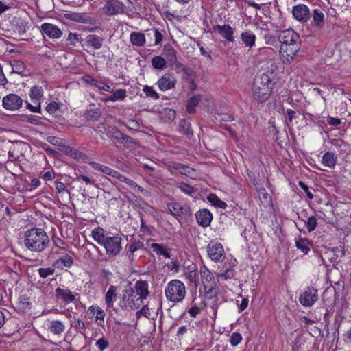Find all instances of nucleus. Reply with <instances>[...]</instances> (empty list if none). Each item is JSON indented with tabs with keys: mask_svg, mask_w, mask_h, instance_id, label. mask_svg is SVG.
I'll list each match as a JSON object with an SVG mask.
<instances>
[{
	"mask_svg": "<svg viewBox=\"0 0 351 351\" xmlns=\"http://www.w3.org/2000/svg\"><path fill=\"white\" fill-rule=\"evenodd\" d=\"M311 15L313 17L311 25L322 29L324 26V14L319 9H314Z\"/></svg>",
	"mask_w": 351,
	"mask_h": 351,
	"instance_id": "nucleus-23",
	"label": "nucleus"
},
{
	"mask_svg": "<svg viewBox=\"0 0 351 351\" xmlns=\"http://www.w3.org/2000/svg\"><path fill=\"white\" fill-rule=\"evenodd\" d=\"M40 277L45 278L49 276L53 275L55 272L54 267L39 268L38 270Z\"/></svg>",
	"mask_w": 351,
	"mask_h": 351,
	"instance_id": "nucleus-52",
	"label": "nucleus"
},
{
	"mask_svg": "<svg viewBox=\"0 0 351 351\" xmlns=\"http://www.w3.org/2000/svg\"><path fill=\"white\" fill-rule=\"evenodd\" d=\"M195 217L197 223L204 228L209 226L213 219L211 213L206 208L197 211L195 214Z\"/></svg>",
	"mask_w": 351,
	"mask_h": 351,
	"instance_id": "nucleus-16",
	"label": "nucleus"
},
{
	"mask_svg": "<svg viewBox=\"0 0 351 351\" xmlns=\"http://www.w3.org/2000/svg\"><path fill=\"white\" fill-rule=\"evenodd\" d=\"M135 295V291L133 287L128 286L123 291L122 295L119 302V306L121 309L136 310L138 309L142 303Z\"/></svg>",
	"mask_w": 351,
	"mask_h": 351,
	"instance_id": "nucleus-4",
	"label": "nucleus"
},
{
	"mask_svg": "<svg viewBox=\"0 0 351 351\" xmlns=\"http://www.w3.org/2000/svg\"><path fill=\"white\" fill-rule=\"evenodd\" d=\"M152 65L156 69L162 70L166 67L167 62L163 57L158 56L152 59Z\"/></svg>",
	"mask_w": 351,
	"mask_h": 351,
	"instance_id": "nucleus-38",
	"label": "nucleus"
},
{
	"mask_svg": "<svg viewBox=\"0 0 351 351\" xmlns=\"http://www.w3.org/2000/svg\"><path fill=\"white\" fill-rule=\"evenodd\" d=\"M114 137L117 139H122L126 143H128V144H135L136 143V142H135L134 138H132V137L128 136L123 134L122 132H121L119 131H116L114 132Z\"/></svg>",
	"mask_w": 351,
	"mask_h": 351,
	"instance_id": "nucleus-49",
	"label": "nucleus"
},
{
	"mask_svg": "<svg viewBox=\"0 0 351 351\" xmlns=\"http://www.w3.org/2000/svg\"><path fill=\"white\" fill-rule=\"evenodd\" d=\"M50 332L54 335H60L65 330V326L59 320H52L49 326Z\"/></svg>",
	"mask_w": 351,
	"mask_h": 351,
	"instance_id": "nucleus-32",
	"label": "nucleus"
},
{
	"mask_svg": "<svg viewBox=\"0 0 351 351\" xmlns=\"http://www.w3.org/2000/svg\"><path fill=\"white\" fill-rule=\"evenodd\" d=\"M173 68L177 73L183 72L184 73H186L187 68L186 66L183 64L182 63L178 62L177 60H176L175 63H173V66H171Z\"/></svg>",
	"mask_w": 351,
	"mask_h": 351,
	"instance_id": "nucleus-56",
	"label": "nucleus"
},
{
	"mask_svg": "<svg viewBox=\"0 0 351 351\" xmlns=\"http://www.w3.org/2000/svg\"><path fill=\"white\" fill-rule=\"evenodd\" d=\"M97 313L95 316V322L97 324L101 327L104 326V317L106 316L105 312L99 307V309H96Z\"/></svg>",
	"mask_w": 351,
	"mask_h": 351,
	"instance_id": "nucleus-48",
	"label": "nucleus"
},
{
	"mask_svg": "<svg viewBox=\"0 0 351 351\" xmlns=\"http://www.w3.org/2000/svg\"><path fill=\"white\" fill-rule=\"evenodd\" d=\"M19 308L23 310H27L30 308L29 298L26 295H21L19 298Z\"/></svg>",
	"mask_w": 351,
	"mask_h": 351,
	"instance_id": "nucleus-47",
	"label": "nucleus"
},
{
	"mask_svg": "<svg viewBox=\"0 0 351 351\" xmlns=\"http://www.w3.org/2000/svg\"><path fill=\"white\" fill-rule=\"evenodd\" d=\"M122 238L119 235L109 236L102 245L109 257L117 256L122 250Z\"/></svg>",
	"mask_w": 351,
	"mask_h": 351,
	"instance_id": "nucleus-6",
	"label": "nucleus"
},
{
	"mask_svg": "<svg viewBox=\"0 0 351 351\" xmlns=\"http://www.w3.org/2000/svg\"><path fill=\"white\" fill-rule=\"evenodd\" d=\"M186 278L191 282L194 284L195 287H197L198 285V278L196 273L195 266L191 269H188L187 271L184 273Z\"/></svg>",
	"mask_w": 351,
	"mask_h": 351,
	"instance_id": "nucleus-37",
	"label": "nucleus"
},
{
	"mask_svg": "<svg viewBox=\"0 0 351 351\" xmlns=\"http://www.w3.org/2000/svg\"><path fill=\"white\" fill-rule=\"evenodd\" d=\"M292 14L294 18L301 23L307 22L311 15L309 8L304 4H298L293 6Z\"/></svg>",
	"mask_w": 351,
	"mask_h": 351,
	"instance_id": "nucleus-12",
	"label": "nucleus"
},
{
	"mask_svg": "<svg viewBox=\"0 0 351 351\" xmlns=\"http://www.w3.org/2000/svg\"><path fill=\"white\" fill-rule=\"evenodd\" d=\"M148 283L145 280H138L134 285L135 295L138 296V300L143 303V300L146 299L149 295Z\"/></svg>",
	"mask_w": 351,
	"mask_h": 351,
	"instance_id": "nucleus-18",
	"label": "nucleus"
},
{
	"mask_svg": "<svg viewBox=\"0 0 351 351\" xmlns=\"http://www.w3.org/2000/svg\"><path fill=\"white\" fill-rule=\"evenodd\" d=\"M180 265L177 259H173L171 262L169 268L173 271L174 272L178 273L180 271Z\"/></svg>",
	"mask_w": 351,
	"mask_h": 351,
	"instance_id": "nucleus-64",
	"label": "nucleus"
},
{
	"mask_svg": "<svg viewBox=\"0 0 351 351\" xmlns=\"http://www.w3.org/2000/svg\"><path fill=\"white\" fill-rule=\"evenodd\" d=\"M176 82L172 73H167L158 80L156 84L160 90L167 91L174 88Z\"/></svg>",
	"mask_w": 351,
	"mask_h": 351,
	"instance_id": "nucleus-14",
	"label": "nucleus"
},
{
	"mask_svg": "<svg viewBox=\"0 0 351 351\" xmlns=\"http://www.w3.org/2000/svg\"><path fill=\"white\" fill-rule=\"evenodd\" d=\"M49 238L42 228H33L25 232L23 243L25 247L32 252H41L47 248Z\"/></svg>",
	"mask_w": 351,
	"mask_h": 351,
	"instance_id": "nucleus-1",
	"label": "nucleus"
},
{
	"mask_svg": "<svg viewBox=\"0 0 351 351\" xmlns=\"http://www.w3.org/2000/svg\"><path fill=\"white\" fill-rule=\"evenodd\" d=\"M73 264V259L69 255H65L56 260L53 267L63 269L64 267L70 268Z\"/></svg>",
	"mask_w": 351,
	"mask_h": 351,
	"instance_id": "nucleus-24",
	"label": "nucleus"
},
{
	"mask_svg": "<svg viewBox=\"0 0 351 351\" xmlns=\"http://www.w3.org/2000/svg\"><path fill=\"white\" fill-rule=\"evenodd\" d=\"M312 245L311 241L305 238H300L295 241V246L300 250L304 254H306Z\"/></svg>",
	"mask_w": 351,
	"mask_h": 351,
	"instance_id": "nucleus-33",
	"label": "nucleus"
},
{
	"mask_svg": "<svg viewBox=\"0 0 351 351\" xmlns=\"http://www.w3.org/2000/svg\"><path fill=\"white\" fill-rule=\"evenodd\" d=\"M151 248L159 256H163L166 258L171 257V249L165 247L162 245L154 243L151 244Z\"/></svg>",
	"mask_w": 351,
	"mask_h": 351,
	"instance_id": "nucleus-30",
	"label": "nucleus"
},
{
	"mask_svg": "<svg viewBox=\"0 0 351 351\" xmlns=\"http://www.w3.org/2000/svg\"><path fill=\"white\" fill-rule=\"evenodd\" d=\"M318 299L317 291L313 287H307L300 295L299 300L301 304L306 307L311 306Z\"/></svg>",
	"mask_w": 351,
	"mask_h": 351,
	"instance_id": "nucleus-9",
	"label": "nucleus"
},
{
	"mask_svg": "<svg viewBox=\"0 0 351 351\" xmlns=\"http://www.w3.org/2000/svg\"><path fill=\"white\" fill-rule=\"evenodd\" d=\"M207 252L209 258L215 262L221 261L224 258L223 247L219 243H210L207 246Z\"/></svg>",
	"mask_w": 351,
	"mask_h": 351,
	"instance_id": "nucleus-10",
	"label": "nucleus"
},
{
	"mask_svg": "<svg viewBox=\"0 0 351 351\" xmlns=\"http://www.w3.org/2000/svg\"><path fill=\"white\" fill-rule=\"evenodd\" d=\"M82 13H70V14H66L65 16L67 19H69L71 21L80 23V21L82 17Z\"/></svg>",
	"mask_w": 351,
	"mask_h": 351,
	"instance_id": "nucleus-59",
	"label": "nucleus"
},
{
	"mask_svg": "<svg viewBox=\"0 0 351 351\" xmlns=\"http://www.w3.org/2000/svg\"><path fill=\"white\" fill-rule=\"evenodd\" d=\"M11 66L12 69V73H15L24 76L27 75L25 73L26 66L23 62L19 60H14L11 63Z\"/></svg>",
	"mask_w": 351,
	"mask_h": 351,
	"instance_id": "nucleus-36",
	"label": "nucleus"
},
{
	"mask_svg": "<svg viewBox=\"0 0 351 351\" xmlns=\"http://www.w3.org/2000/svg\"><path fill=\"white\" fill-rule=\"evenodd\" d=\"M95 346H97L99 351H104V350L109 347L110 343L103 335L96 341Z\"/></svg>",
	"mask_w": 351,
	"mask_h": 351,
	"instance_id": "nucleus-50",
	"label": "nucleus"
},
{
	"mask_svg": "<svg viewBox=\"0 0 351 351\" xmlns=\"http://www.w3.org/2000/svg\"><path fill=\"white\" fill-rule=\"evenodd\" d=\"M104 39L96 34H88L85 38L86 46L95 50L101 49L103 46Z\"/></svg>",
	"mask_w": 351,
	"mask_h": 351,
	"instance_id": "nucleus-19",
	"label": "nucleus"
},
{
	"mask_svg": "<svg viewBox=\"0 0 351 351\" xmlns=\"http://www.w3.org/2000/svg\"><path fill=\"white\" fill-rule=\"evenodd\" d=\"M143 247V244L140 241H134L130 245L129 252L130 253H134L138 249Z\"/></svg>",
	"mask_w": 351,
	"mask_h": 351,
	"instance_id": "nucleus-62",
	"label": "nucleus"
},
{
	"mask_svg": "<svg viewBox=\"0 0 351 351\" xmlns=\"http://www.w3.org/2000/svg\"><path fill=\"white\" fill-rule=\"evenodd\" d=\"M308 232L313 231L317 226V220L314 216L309 217L307 221L305 222Z\"/></svg>",
	"mask_w": 351,
	"mask_h": 351,
	"instance_id": "nucleus-51",
	"label": "nucleus"
},
{
	"mask_svg": "<svg viewBox=\"0 0 351 351\" xmlns=\"http://www.w3.org/2000/svg\"><path fill=\"white\" fill-rule=\"evenodd\" d=\"M143 91L148 97H151L154 99H158L160 98L159 94L155 91V90L152 86L145 85L143 88Z\"/></svg>",
	"mask_w": 351,
	"mask_h": 351,
	"instance_id": "nucleus-44",
	"label": "nucleus"
},
{
	"mask_svg": "<svg viewBox=\"0 0 351 351\" xmlns=\"http://www.w3.org/2000/svg\"><path fill=\"white\" fill-rule=\"evenodd\" d=\"M179 131L180 132L189 136H191L193 134L191 123L189 120L186 119H182L180 121Z\"/></svg>",
	"mask_w": 351,
	"mask_h": 351,
	"instance_id": "nucleus-35",
	"label": "nucleus"
},
{
	"mask_svg": "<svg viewBox=\"0 0 351 351\" xmlns=\"http://www.w3.org/2000/svg\"><path fill=\"white\" fill-rule=\"evenodd\" d=\"M234 276V270H221V273L219 274V276L224 280L232 278Z\"/></svg>",
	"mask_w": 351,
	"mask_h": 351,
	"instance_id": "nucleus-57",
	"label": "nucleus"
},
{
	"mask_svg": "<svg viewBox=\"0 0 351 351\" xmlns=\"http://www.w3.org/2000/svg\"><path fill=\"white\" fill-rule=\"evenodd\" d=\"M130 39L131 43L135 46L141 47L145 43V34L141 32H132Z\"/></svg>",
	"mask_w": 351,
	"mask_h": 351,
	"instance_id": "nucleus-31",
	"label": "nucleus"
},
{
	"mask_svg": "<svg viewBox=\"0 0 351 351\" xmlns=\"http://www.w3.org/2000/svg\"><path fill=\"white\" fill-rule=\"evenodd\" d=\"M97 21L91 16L85 13H82L80 23L85 24H95L97 23Z\"/></svg>",
	"mask_w": 351,
	"mask_h": 351,
	"instance_id": "nucleus-55",
	"label": "nucleus"
},
{
	"mask_svg": "<svg viewBox=\"0 0 351 351\" xmlns=\"http://www.w3.org/2000/svg\"><path fill=\"white\" fill-rule=\"evenodd\" d=\"M40 29L42 32L50 38H59L62 34V31L56 25L51 23H43Z\"/></svg>",
	"mask_w": 351,
	"mask_h": 351,
	"instance_id": "nucleus-15",
	"label": "nucleus"
},
{
	"mask_svg": "<svg viewBox=\"0 0 351 351\" xmlns=\"http://www.w3.org/2000/svg\"><path fill=\"white\" fill-rule=\"evenodd\" d=\"M3 106L8 110H16L21 108L23 99L16 94H9L3 98Z\"/></svg>",
	"mask_w": 351,
	"mask_h": 351,
	"instance_id": "nucleus-11",
	"label": "nucleus"
},
{
	"mask_svg": "<svg viewBox=\"0 0 351 351\" xmlns=\"http://www.w3.org/2000/svg\"><path fill=\"white\" fill-rule=\"evenodd\" d=\"M167 208L173 216L179 217L180 223L182 221H187L192 216V211L190 206L180 202H173L167 204Z\"/></svg>",
	"mask_w": 351,
	"mask_h": 351,
	"instance_id": "nucleus-5",
	"label": "nucleus"
},
{
	"mask_svg": "<svg viewBox=\"0 0 351 351\" xmlns=\"http://www.w3.org/2000/svg\"><path fill=\"white\" fill-rule=\"evenodd\" d=\"M178 188L185 194L191 196L196 192V190L194 189V187L184 182L180 183L178 186Z\"/></svg>",
	"mask_w": 351,
	"mask_h": 351,
	"instance_id": "nucleus-43",
	"label": "nucleus"
},
{
	"mask_svg": "<svg viewBox=\"0 0 351 351\" xmlns=\"http://www.w3.org/2000/svg\"><path fill=\"white\" fill-rule=\"evenodd\" d=\"M45 110L51 114L57 115L60 110V104L52 101L46 106Z\"/></svg>",
	"mask_w": 351,
	"mask_h": 351,
	"instance_id": "nucleus-46",
	"label": "nucleus"
},
{
	"mask_svg": "<svg viewBox=\"0 0 351 351\" xmlns=\"http://www.w3.org/2000/svg\"><path fill=\"white\" fill-rule=\"evenodd\" d=\"M109 176H110L113 178H115L118 179L119 181L123 182L124 180H125V178H126L125 176L122 175L119 171L114 170L112 169H111Z\"/></svg>",
	"mask_w": 351,
	"mask_h": 351,
	"instance_id": "nucleus-61",
	"label": "nucleus"
},
{
	"mask_svg": "<svg viewBox=\"0 0 351 351\" xmlns=\"http://www.w3.org/2000/svg\"><path fill=\"white\" fill-rule=\"evenodd\" d=\"M208 200L212 205L218 208L224 209L227 206L226 203L221 200L215 194H210L208 196Z\"/></svg>",
	"mask_w": 351,
	"mask_h": 351,
	"instance_id": "nucleus-40",
	"label": "nucleus"
},
{
	"mask_svg": "<svg viewBox=\"0 0 351 351\" xmlns=\"http://www.w3.org/2000/svg\"><path fill=\"white\" fill-rule=\"evenodd\" d=\"M300 49V43L281 44L280 55L284 64H289Z\"/></svg>",
	"mask_w": 351,
	"mask_h": 351,
	"instance_id": "nucleus-8",
	"label": "nucleus"
},
{
	"mask_svg": "<svg viewBox=\"0 0 351 351\" xmlns=\"http://www.w3.org/2000/svg\"><path fill=\"white\" fill-rule=\"evenodd\" d=\"M271 80L267 73L257 75L252 87V97L258 103L265 102L271 93Z\"/></svg>",
	"mask_w": 351,
	"mask_h": 351,
	"instance_id": "nucleus-2",
	"label": "nucleus"
},
{
	"mask_svg": "<svg viewBox=\"0 0 351 351\" xmlns=\"http://www.w3.org/2000/svg\"><path fill=\"white\" fill-rule=\"evenodd\" d=\"M127 97V92L125 89H118L114 90L112 95L104 98L102 100L104 102L117 101H123Z\"/></svg>",
	"mask_w": 351,
	"mask_h": 351,
	"instance_id": "nucleus-26",
	"label": "nucleus"
},
{
	"mask_svg": "<svg viewBox=\"0 0 351 351\" xmlns=\"http://www.w3.org/2000/svg\"><path fill=\"white\" fill-rule=\"evenodd\" d=\"M117 287L111 285L107 291L105 295V303L109 308L113 306L114 302L116 300L117 295Z\"/></svg>",
	"mask_w": 351,
	"mask_h": 351,
	"instance_id": "nucleus-28",
	"label": "nucleus"
},
{
	"mask_svg": "<svg viewBox=\"0 0 351 351\" xmlns=\"http://www.w3.org/2000/svg\"><path fill=\"white\" fill-rule=\"evenodd\" d=\"M165 293L170 302L174 303L182 302L186 295L185 285L179 280H172L168 282Z\"/></svg>",
	"mask_w": 351,
	"mask_h": 351,
	"instance_id": "nucleus-3",
	"label": "nucleus"
},
{
	"mask_svg": "<svg viewBox=\"0 0 351 351\" xmlns=\"http://www.w3.org/2000/svg\"><path fill=\"white\" fill-rule=\"evenodd\" d=\"M213 31L219 33L221 37L229 42H233L234 40L233 36L234 30L229 25H217L213 27Z\"/></svg>",
	"mask_w": 351,
	"mask_h": 351,
	"instance_id": "nucleus-17",
	"label": "nucleus"
},
{
	"mask_svg": "<svg viewBox=\"0 0 351 351\" xmlns=\"http://www.w3.org/2000/svg\"><path fill=\"white\" fill-rule=\"evenodd\" d=\"M84 118L88 121H97L100 118V112L98 110H87L84 114Z\"/></svg>",
	"mask_w": 351,
	"mask_h": 351,
	"instance_id": "nucleus-42",
	"label": "nucleus"
},
{
	"mask_svg": "<svg viewBox=\"0 0 351 351\" xmlns=\"http://www.w3.org/2000/svg\"><path fill=\"white\" fill-rule=\"evenodd\" d=\"M201 99V95H197L190 97L186 106L187 112L190 114H193L195 111V108L198 106Z\"/></svg>",
	"mask_w": 351,
	"mask_h": 351,
	"instance_id": "nucleus-34",
	"label": "nucleus"
},
{
	"mask_svg": "<svg viewBox=\"0 0 351 351\" xmlns=\"http://www.w3.org/2000/svg\"><path fill=\"white\" fill-rule=\"evenodd\" d=\"M91 235L93 239L99 245H103L109 237L105 234V230L101 227H97L92 230Z\"/></svg>",
	"mask_w": 351,
	"mask_h": 351,
	"instance_id": "nucleus-25",
	"label": "nucleus"
},
{
	"mask_svg": "<svg viewBox=\"0 0 351 351\" xmlns=\"http://www.w3.org/2000/svg\"><path fill=\"white\" fill-rule=\"evenodd\" d=\"M55 296L60 298L66 303H71L75 301V297L69 289L58 287L55 291Z\"/></svg>",
	"mask_w": 351,
	"mask_h": 351,
	"instance_id": "nucleus-22",
	"label": "nucleus"
},
{
	"mask_svg": "<svg viewBox=\"0 0 351 351\" xmlns=\"http://www.w3.org/2000/svg\"><path fill=\"white\" fill-rule=\"evenodd\" d=\"M126 127L129 130L136 131L140 128V125L138 121L133 119H130Z\"/></svg>",
	"mask_w": 351,
	"mask_h": 351,
	"instance_id": "nucleus-60",
	"label": "nucleus"
},
{
	"mask_svg": "<svg viewBox=\"0 0 351 351\" xmlns=\"http://www.w3.org/2000/svg\"><path fill=\"white\" fill-rule=\"evenodd\" d=\"M82 80L85 83H86L88 84L93 85L94 86H95L97 83V81L94 77H93L91 75H86L84 77H82Z\"/></svg>",
	"mask_w": 351,
	"mask_h": 351,
	"instance_id": "nucleus-63",
	"label": "nucleus"
},
{
	"mask_svg": "<svg viewBox=\"0 0 351 351\" xmlns=\"http://www.w3.org/2000/svg\"><path fill=\"white\" fill-rule=\"evenodd\" d=\"M164 115L165 117V119H167V121H172L176 117V112L171 108H166L164 109Z\"/></svg>",
	"mask_w": 351,
	"mask_h": 351,
	"instance_id": "nucleus-53",
	"label": "nucleus"
},
{
	"mask_svg": "<svg viewBox=\"0 0 351 351\" xmlns=\"http://www.w3.org/2000/svg\"><path fill=\"white\" fill-rule=\"evenodd\" d=\"M278 38L280 44H293L300 43V39L299 35L292 29L281 31Z\"/></svg>",
	"mask_w": 351,
	"mask_h": 351,
	"instance_id": "nucleus-13",
	"label": "nucleus"
},
{
	"mask_svg": "<svg viewBox=\"0 0 351 351\" xmlns=\"http://www.w3.org/2000/svg\"><path fill=\"white\" fill-rule=\"evenodd\" d=\"M103 10L108 16L119 14L122 12L121 4L115 0L108 1L103 7Z\"/></svg>",
	"mask_w": 351,
	"mask_h": 351,
	"instance_id": "nucleus-21",
	"label": "nucleus"
},
{
	"mask_svg": "<svg viewBox=\"0 0 351 351\" xmlns=\"http://www.w3.org/2000/svg\"><path fill=\"white\" fill-rule=\"evenodd\" d=\"M241 340L242 336L239 332H233L230 336V343L232 346H237Z\"/></svg>",
	"mask_w": 351,
	"mask_h": 351,
	"instance_id": "nucleus-54",
	"label": "nucleus"
},
{
	"mask_svg": "<svg viewBox=\"0 0 351 351\" xmlns=\"http://www.w3.org/2000/svg\"><path fill=\"white\" fill-rule=\"evenodd\" d=\"M43 95L41 87L35 85L31 88L29 96L32 101H38L42 98Z\"/></svg>",
	"mask_w": 351,
	"mask_h": 351,
	"instance_id": "nucleus-39",
	"label": "nucleus"
},
{
	"mask_svg": "<svg viewBox=\"0 0 351 351\" xmlns=\"http://www.w3.org/2000/svg\"><path fill=\"white\" fill-rule=\"evenodd\" d=\"M241 39L247 47H252L255 45L256 36L251 31H245L241 34Z\"/></svg>",
	"mask_w": 351,
	"mask_h": 351,
	"instance_id": "nucleus-27",
	"label": "nucleus"
},
{
	"mask_svg": "<svg viewBox=\"0 0 351 351\" xmlns=\"http://www.w3.org/2000/svg\"><path fill=\"white\" fill-rule=\"evenodd\" d=\"M162 56L170 66H173V63L177 60V52L170 44L164 46Z\"/></svg>",
	"mask_w": 351,
	"mask_h": 351,
	"instance_id": "nucleus-20",
	"label": "nucleus"
},
{
	"mask_svg": "<svg viewBox=\"0 0 351 351\" xmlns=\"http://www.w3.org/2000/svg\"><path fill=\"white\" fill-rule=\"evenodd\" d=\"M73 326L75 328L78 332L84 334L85 331V324L82 319H78Z\"/></svg>",
	"mask_w": 351,
	"mask_h": 351,
	"instance_id": "nucleus-58",
	"label": "nucleus"
},
{
	"mask_svg": "<svg viewBox=\"0 0 351 351\" xmlns=\"http://www.w3.org/2000/svg\"><path fill=\"white\" fill-rule=\"evenodd\" d=\"M337 161V157L333 152H326L322 157V163L327 167L334 168Z\"/></svg>",
	"mask_w": 351,
	"mask_h": 351,
	"instance_id": "nucleus-29",
	"label": "nucleus"
},
{
	"mask_svg": "<svg viewBox=\"0 0 351 351\" xmlns=\"http://www.w3.org/2000/svg\"><path fill=\"white\" fill-rule=\"evenodd\" d=\"M90 165L95 169L98 170L106 175L110 174V171H111V168L99 163L95 162H90Z\"/></svg>",
	"mask_w": 351,
	"mask_h": 351,
	"instance_id": "nucleus-45",
	"label": "nucleus"
},
{
	"mask_svg": "<svg viewBox=\"0 0 351 351\" xmlns=\"http://www.w3.org/2000/svg\"><path fill=\"white\" fill-rule=\"evenodd\" d=\"M199 273L206 293L209 295V297L215 295L217 291L213 286V284L215 283L213 274L204 265L200 267Z\"/></svg>",
	"mask_w": 351,
	"mask_h": 351,
	"instance_id": "nucleus-7",
	"label": "nucleus"
},
{
	"mask_svg": "<svg viewBox=\"0 0 351 351\" xmlns=\"http://www.w3.org/2000/svg\"><path fill=\"white\" fill-rule=\"evenodd\" d=\"M173 168L181 174L191 176V175L195 171L194 169L182 164H177L173 167Z\"/></svg>",
	"mask_w": 351,
	"mask_h": 351,
	"instance_id": "nucleus-41",
	"label": "nucleus"
}]
</instances>
